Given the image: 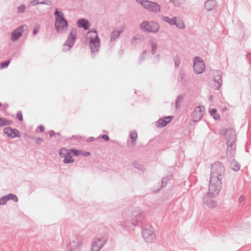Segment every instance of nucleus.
Here are the masks:
<instances>
[{
  "label": "nucleus",
  "instance_id": "26",
  "mask_svg": "<svg viewBox=\"0 0 251 251\" xmlns=\"http://www.w3.org/2000/svg\"><path fill=\"white\" fill-rule=\"evenodd\" d=\"M63 158H64L63 162L65 164L73 163L74 162V159L72 158L71 152L67 154Z\"/></svg>",
  "mask_w": 251,
  "mask_h": 251
},
{
  "label": "nucleus",
  "instance_id": "40",
  "mask_svg": "<svg viewBox=\"0 0 251 251\" xmlns=\"http://www.w3.org/2000/svg\"><path fill=\"white\" fill-rule=\"evenodd\" d=\"M41 4V2L40 0H32L30 2V6H35L37 4Z\"/></svg>",
  "mask_w": 251,
  "mask_h": 251
},
{
  "label": "nucleus",
  "instance_id": "23",
  "mask_svg": "<svg viewBox=\"0 0 251 251\" xmlns=\"http://www.w3.org/2000/svg\"><path fill=\"white\" fill-rule=\"evenodd\" d=\"M226 156L227 157L229 158V161L230 160L231 161L230 163L231 169L235 172L239 171L240 169V165L238 162L234 160V156L231 158H230L229 156Z\"/></svg>",
  "mask_w": 251,
  "mask_h": 251
},
{
  "label": "nucleus",
  "instance_id": "53",
  "mask_svg": "<svg viewBox=\"0 0 251 251\" xmlns=\"http://www.w3.org/2000/svg\"><path fill=\"white\" fill-rule=\"evenodd\" d=\"M245 200V199L243 196H240L239 198V201L240 202H242V201H244Z\"/></svg>",
  "mask_w": 251,
  "mask_h": 251
},
{
  "label": "nucleus",
  "instance_id": "25",
  "mask_svg": "<svg viewBox=\"0 0 251 251\" xmlns=\"http://www.w3.org/2000/svg\"><path fill=\"white\" fill-rule=\"evenodd\" d=\"M13 124L12 120L5 118H0V127L5 126H10Z\"/></svg>",
  "mask_w": 251,
  "mask_h": 251
},
{
  "label": "nucleus",
  "instance_id": "27",
  "mask_svg": "<svg viewBox=\"0 0 251 251\" xmlns=\"http://www.w3.org/2000/svg\"><path fill=\"white\" fill-rule=\"evenodd\" d=\"M184 99L183 95H179L177 97L175 103V106L176 109H178L181 106V103Z\"/></svg>",
  "mask_w": 251,
  "mask_h": 251
},
{
  "label": "nucleus",
  "instance_id": "7",
  "mask_svg": "<svg viewBox=\"0 0 251 251\" xmlns=\"http://www.w3.org/2000/svg\"><path fill=\"white\" fill-rule=\"evenodd\" d=\"M140 27L147 33H156L160 29L159 25L153 21H144L140 24Z\"/></svg>",
  "mask_w": 251,
  "mask_h": 251
},
{
  "label": "nucleus",
  "instance_id": "56",
  "mask_svg": "<svg viewBox=\"0 0 251 251\" xmlns=\"http://www.w3.org/2000/svg\"><path fill=\"white\" fill-rule=\"evenodd\" d=\"M85 154L86 155H90V153L89 152H86Z\"/></svg>",
  "mask_w": 251,
  "mask_h": 251
},
{
  "label": "nucleus",
  "instance_id": "36",
  "mask_svg": "<svg viewBox=\"0 0 251 251\" xmlns=\"http://www.w3.org/2000/svg\"><path fill=\"white\" fill-rule=\"evenodd\" d=\"M26 6L24 4H21L18 7V12L19 13H22L25 11Z\"/></svg>",
  "mask_w": 251,
  "mask_h": 251
},
{
  "label": "nucleus",
  "instance_id": "55",
  "mask_svg": "<svg viewBox=\"0 0 251 251\" xmlns=\"http://www.w3.org/2000/svg\"><path fill=\"white\" fill-rule=\"evenodd\" d=\"M213 99V96H210V97H209V100H212Z\"/></svg>",
  "mask_w": 251,
  "mask_h": 251
},
{
  "label": "nucleus",
  "instance_id": "14",
  "mask_svg": "<svg viewBox=\"0 0 251 251\" xmlns=\"http://www.w3.org/2000/svg\"><path fill=\"white\" fill-rule=\"evenodd\" d=\"M89 45L92 52L95 53L99 50L100 47V38L98 34L90 38Z\"/></svg>",
  "mask_w": 251,
  "mask_h": 251
},
{
  "label": "nucleus",
  "instance_id": "59",
  "mask_svg": "<svg viewBox=\"0 0 251 251\" xmlns=\"http://www.w3.org/2000/svg\"><path fill=\"white\" fill-rule=\"evenodd\" d=\"M56 134H57V135H59V136H60V133H56Z\"/></svg>",
  "mask_w": 251,
  "mask_h": 251
},
{
  "label": "nucleus",
  "instance_id": "1",
  "mask_svg": "<svg viewBox=\"0 0 251 251\" xmlns=\"http://www.w3.org/2000/svg\"><path fill=\"white\" fill-rule=\"evenodd\" d=\"M219 133L221 135L226 136V144L227 145L226 154L230 158H232L236 151V135L235 132L232 128H222Z\"/></svg>",
  "mask_w": 251,
  "mask_h": 251
},
{
  "label": "nucleus",
  "instance_id": "35",
  "mask_svg": "<svg viewBox=\"0 0 251 251\" xmlns=\"http://www.w3.org/2000/svg\"><path fill=\"white\" fill-rule=\"evenodd\" d=\"M174 61L175 62V68H177L180 63V59L178 56L176 55L174 57Z\"/></svg>",
  "mask_w": 251,
  "mask_h": 251
},
{
  "label": "nucleus",
  "instance_id": "18",
  "mask_svg": "<svg viewBox=\"0 0 251 251\" xmlns=\"http://www.w3.org/2000/svg\"><path fill=\"white\" fill-rule=\"evenodd\" d=\"M24 30V25H21L14 29L11 32V40L13 41L18 40L23 35Z\"/></svg>",
  "mask_w": 251,
  "mask_h": 251
},
{
  "label": "nucleus",
  "instance_id": "31",
  "mask_svg": "<svg viewBox=\"0 0 251 251\" xmlns=\"http://www.w3.org/2000/svg\"><path fill=\"white\" fill-rule=\"evenodd\" d=\"M137 40H142V37L140 35H136L132 38L131 40V44L134 46L136 45L137 44Z\"/></svg>",
  "mask_w": 251,
  "mask_h": 251
},
{
  "label": "nucleus",
  "instance_id": "39",
  "mask_svg": "<svg viewBox=\"0 0 251 251\" xmlns=\"http://www.w3.org/2000/svg\"><path fill=\"white\" fill-rule=\"evenodd\" d=\"M16 117L20 121H23V117L22 112L21 111H18L17 112L16 114Z\"/></svg>",
  "mask_w": 251,
  "mask_h": 251
},
{
  "label": "nucleus",
  "instance_id": "43",
  "mask_svg": "<svg viewBox=\"0 0 251 251\" xmlns=\"http://www.w3.org/2000/svg\"><path fill=\"white\" fill-rule=\"evenodd\" d=\"M41 4H47V5H51L52 4V1L51 0H42V1H41Z\"/></svg>",
  "mask_w": 251,
  "mask_h": 251
},
{
  "label": "nucleus",
  "instance_id": "21",
  "mask_svg": "<svg viewBox=\"0 0 251 251\" xmlns=\"http://www.w3.org/2000/svg\"><path fill=\"white\" fill-rule=\"evenodd\" d=\"M77 25L78 27L82 28L84 30L88 29L90 26L89 22L84 19H80L78 20L77 22Z\"/></svg>",
  "mask_w": 251,
  "mask_h": 251
},
{
  "label": "nucleus",
  "instance_id": "28",
  "mask_svg": "<svg viewBox=\"0 0 251 251\" xmlns=\"http://www.w3.org/2000/svg\"><path fill=\"white\" fill-rule=\"evenodd\" d=\"M149 43L151 44V53L152 54H155L157 49V44L156 42L154 41L153 40H150Z\"/></svg>",
  "mask_w": 251,
  "mask_h": 251
},
{
  "label": "nucleus",
  "instance_id": "57",
  "mask_svg": "<svg viewBox=\"0 0 251 251\" xmlns=\"http://www.w3.org/2000/svg\"><path fill=\"white\" fill-rule=\"evenodd\" d=\"M123 223H124V221L123 222V223H122V227H123L124 229H126V230H128V228H128V227H126V228H124V227L122 225H123Z\"/></svg>",
  "mask_w": 251,
  "mask_h": 251
},
{
  "label": "nucleus",
  "instance_id": "50",
  "mask_svg": "<svg viewBox=\"0 0 251 251\" xmlns=\"http://www.w3.org/2000/svg\"><path fill=\"white\" fill-rule=\"evenodd\" d=\"M49 133L50 137H53L56 134L53 130H50Z\"/></svg>",
  "mask_w": 251,
  "mask_h": 251
},
{
  "label": "nucleus",
  "instance_id": "54",
  "mask_svg": "<svg viewBox=\"0 0 251 251\" xmlns=\"http://www.w3.org/2000/svg\"><path fill=\"white\" fill-rule=\"evenodd\" d=\"M95 140V138L93 137H89L88 140H87V141L88 142H90V141H94Z\"/></svg>",
  "mask_w": 251,
  "mask_h": 251
},
{
  "label": "nucleus",
  "instance_id": "24",
  "mask_svg": "<svg viewBox=\"0 0 251 251\" xmlns=\"http://www.w3.org/2000/svg\"><path fill=\"white\" fill-rule=\"evenodd\" d=\"M122 32V30L113 31L110 34V41L112 42L118 39Z\"/></svg>",
  "mask_w": 251,
  "mask_h": 251
},
{
  "label": "nucleus",
  "instance_id": "41",
  "mask_svg": "<svg viewBox=\"0 0 251 251\" xmlns=\"http://www.w3.org/2000/svg\"><path fill=\"white\" fill-rule=\"evenodd\" d=\"M133 165H134V167L137 168L138 170H141L143 171L144 170V168L143 166V165L137 163H133Z\"/></svg>",
  "mask_w": 251,
  "mask_h": 251
},
{
  "label": "nucleus",
  "instance_id": "52",
  "mask_svg": "<svg viewBox=\"0 0 251 251\" xmlns=\"http://www.w3.org/2000/svg\"><path fill=\"white\" fill-rule=\"evenodd\" d=\"M38 128L41 132H43L45 130V127L43 125H40Z\"/></svg>",
  "mask_w": 251,
  "mask_h": 251
},
{
  "label": "nucleus",
  "instance_id": "8",
  "mask_svg": "<svg viewBox=\"0 0 251 251\" xmlns=\"http://www.w3.org/2000/svg\"><path fill=\"white\" fill-rule=\"evenodd\" d=\"M107 241L106 235H97L92 242L91 251H99L106 244Z\"/></svg>",
  "mask_w": 251,
  "mask_h": 251
},
{
  "label": "nucleus",
  "instance_id": "33",
  "mask_svg": "<svg viewBox=\"0 0 251 251\" xmlns=\"http://www.w3.org/2000/svg\"><path fill=\"white\" fill-rule=\"evenodd\" d=\"M70 152V150H67L65 148H61L59 151L60 156L61 157H64L67 154Z\"/></svg>",
  "mask_w": 251,
  "mask_h": 251
},
{
  "label": "nucleus",
  "instance_id": "51",
  "mask_svg": "<svg viewBox=\"0 0 251 251\" xmlns=\"http://www.w3.org/2000/svg\"><path fill=\"white\" fill-rule=\"evenodd\" d=\"M4 196H5V198L6 200L7 201L8 200H10V198H11V197H12L11 194H9L7 195H5Z\"/></svg>",
  "mask_w": 251,
  "mask_h": 251
},
{
  "label": "nucleus",
  "instance_id": "17",
  "mask_svg": "<svg viewBox=\"0 0 251 251\" xmlns=\"http://www.w3.org/2000/svg\"><path fill=\"white\" fill-rule=\"evenodd\" d=\"M213 196L211 195L206 194L203 197V202L209 208H213L217 206V202L216 201L212 199Z\"/></svg>",
  "mask_w": 251,
  "mask_h": 251
},
{
  "label": "nucleus",
  "instance_id": "60",
  "mask_svg": "<svg viewBox=\"0 0 251 251\" xmlns=\"http://www.w3.org/2000/svg\"><path fill=\"white\" fill-rule=\"evenodd\" d=\"M5 107H6V108L8 107V105H7V104H6V106H5Z\"/></svg>",
  "mask_w": 251,
  "mask_h": 251
},
{
  "label": "nucleus",
  "instance_id": "30",
  "mask_svg": "<svg viewBox=\"0 0 251 251\" xmlns=\"http://www.w3.org/2000/svg\"><path fill=\"white\" fill-rule=\"evenodd\" d=\"M210 115L213 116V118L215 120H219L220 117L219 114L217 113V110L216 109H212L210 110Z\"/></svg>",
  "mask_w": 251,
  "mask_h": 251
},
{
  "label": "nucleus",
  "instance_id": "42",
  "mask_svg": "<svg viewBox=\"0 0 251 251\" xmlns=\"http://www.w3.org/2000/svg\"><path fill=\"white\" fill-rule=\"evenodd\" d=\"M170 179L169 178L164 177L162 180V185L161 187L165 186L167 183V181Z\"/></svg>",
  "mask_w": 251,
  "mask_h": 251
},
{
  "label": "nucleus",
  "instance_id": "34",
  "mask_svg": "<svg viewBox=\"0 0 251 251\" xmlns=\"http://www.w3.org/2000/svg\"><path fill=\"white\" fill-rule=\"evenodd\" d=\"M176 6H179L183 3L185 0H171Z\"/></svg>",
  "mask_w": 251,
  "mask_h": 251
},
{
  "label": "nucleus",
  "instance_id": "4",
  "mask_svg": "<svg viewBox=\"0 0 251 251\" xmlns=\"http://www.w3.org/2000/svg\"><path fill=\"white\" fill-rule=\"evenodd\" d=\"M225 168L220 162H216L211 167L210 178L219 179L221 180L225 177Z\"/></svg>",
  "mask_w": 251,
  "mask_h": 251
},
{
  "label": "nucleus",
  "instance_id": "62",
  "mask_svg": "<svg viewBox=\"0 0 251 251\" xmlns=\"http://www.w3.org/2000/svg\"><path fill=\"white\" fill-rule=\"evenodd\" d=\"M1 103L0 102V107L1 106Z\"/></svg>",
  "mask_w": 251,
  "mask_h": 251
},
{
  "label": "nucleus",
  "instance_id": "45",
  "mask_svg": "<svg viewBox=\"0 0 251 251\" xmlns=\"http://www.w3.org/2000/svg\"><path fill=\"white\" fill-rule=\"evenodd\" d=\"M11 196L12 197H11L10 200H13L14 202H17L18 201V198L16 195L11 194Z\"/></svg>",
  "mask_w": 251,
  "mask_h": 251
},
{
  "label": "nucleus",
  "instance_id": "38",
  "mask_svg": "<svg viewBox=\"0 0 251 251\" xmlns=\"http://www.w3.org/2000/svg\"><path fill=\"white\" fill-rule=\"evenodd\" d=\"M146 53H147L146 50H144L142 52V53L140 55V60L139 61L140 63H141L142 62V61H143L145 60V58Z\"/></svg>",
  "mask_w": 251,
  "mask_h": 251
},
{
  "label": "nucleus",
  "instance_id": "47",
  "mask_svg": "<svg viewBox=\"0 0 251 251\" xmlns=\"http://www.w3.org/2000/svg\"><path fill=\"white\" fill-rule=\"evenodd\" d=\"M90 33H94L96 35L98 34L97 30L95 28H92L91 30L88 32L87 35H89Z\"/></svg>",
  "mask_w": 251,
  "mask_h": 251
},
{
  "label": "nucleus",
  "instance_id": "20",
  "mask_svg": "<svg viewBox=\"0 0 251 251\" xmlns=\"http://www.w3.org/2000/svg\"><path fill=\"white\" fill-rule=\"evenodd\" d=\"M173 118V116H169L160 118L156 122V126L158 127H163L169 124Z\"/></svg>",
  "mask_w": 251,
  "mask_h": 251
},
{
  "label": "nucleus",
  "instance_id": "10",
  "mask_svg": "<svg viewBox=\"0 0 251 251\" xmlns=\"http://www.w3.org/2000/svg\"><path fill=\"white\" fill-rule=\"evenodd\" d=\"M83 240L81 237H76L71 242L67 244L66 251H80L82 246Z\"/></svg>",
  "mask_w": 251,
  "mask_h": 251
},
{
  "label": "nucleus",
  "instance_id": "29",
  "mask_svg": "<svg viewBox=\"0 0 251 251\" xmlns=\"http://www.w3.org/2000/svg\"><path fill=\"white\" fill-rule=\"evenodd\" d=\"M130 137L133 145L135 144V141L137 138V133L136 131H132L130 133Z\"/></svg>",
  "mask_w": 251,
  "mask_h": 251
},
{
  "label": "nucleus",
  "instance_id": "3",
  "mask_svg": "<svg viewBox=\"0 0 251 251\" xmlns=\"http://www.w3.org/2000/svg\"><path fill=\"white\" fill-rule=\"evenodd\" d=\"M55 21L54 23V28L58 34L65 33L68 27V23L64 17L63 13L61 11H58V9H55L54 12Z\"/></svg>",
  "mask_w": 251,
  "mask_h": 251
},
{
  "label": "nucleus",
  "instance_id": "6",
  "mask_svg": "<svg viewBox=\"0 0 251 251\" xmlns=\"http://www.w3.org/2000/svg\"><path fill=\"white\" fill-rule=\"evenodd\" d=\"M222 180L210 178L208 193L211 195V196H217L222 189Z\"/></svg>",
  "mask_w": 251,
  "mask_h": 251
},
{
  "label": "nucleus",
  "instance_id": "49",
  "mask_svg": "<svg viewBox=\"0 0 251 251\" xmlns=\"http://www.w3.org/2000/svg\"><path fill=\"white\" fill-rule=\"evenodd\" d=\"M38 31H39V27H36V26L34 27V29L33 30V34L34 35H36V34H37Z\"/></svg>",
  "mask_w": 251,
  "mask_h": 251
},
{
  "label": "nucleus",
  "instance_id": "19",
  "mask_svg": "<svg viewBox=\"0 0 251 251\" xmlns=\"http://www.w3.org/2000/svg\"><path fill=\"white\" fill-rule=\"evenodd\" d=\"M221 74V72L219 71H216L214 73L213 81L214 82V88L216 90L219 89L222 84V78Z\"/></svg>",
  "mask_w": 251,
  "mask_h": 251
},
{
  "label": "nucleus",
  "instance_id": "16",
  "mask_svg": "<svg viewBox=\"0 0 251 251\" xmlns=\"http://www.w3.org/2000/svg\"><path fill=\"white\" fill-rule=\"evenodd\" d=\"M3 133L8 137L12 139L16 137H20L21 135L19 131L16 128H12L10 126H7L3 129Z\"/></svg>",
  "mask_w": 251,
  "mask_h": 251
},
{
  "label": "nucleus",
  "instance_id": "22",
  "mask_svg": "<svg viewBox=\"0 0 251 251\" xmlns=\"http://www.w3.org/2000/svg\"><path fill=\"white\" fill-rule=\"evenodd\" d=\"M217 2L215 0H207L205 2L204 7L207 11H211L214 9L216 6Z\"/></svg>",
  "mask_w": 251,
  "mask_h": 251
},
{
  "label": "nucleus",
  "instance_id": "58",
  "mask_svg": "<svg viewBox=\"0 0 251 251\" xmlns=\"http://www.w3.org/2000/svg\"><path fill=\"white\" fill-rule=\"evenodd\" d=\"M156 57H157V58H159V55H157Z\"/></svg>",
  "mask_w": 251,
  "mask_h": 251
},
{
  "label": "nucleus",
  "instance_id": "12",
  "mask_svg": "<svg viewBox=\"0 0 251 251\" xmlns=\"http://www.w3.org/2000/svg\"><path fill=\"white\" fill-rule=\"evenodd\" d=\"M193 69L196 74H201L205 71V64L201 57L196 56L193 59Z\"/></svg>",
  "mask_w": 251,
  "mask_h": 251
},
{
  "label": "nucleus",
  "instance_id": "11",
  "mask_svg": "<svg viewBox=\"0 0 251 251\" xmlns=\"http://www.w3.org/2000/svg\"><path fill=\"white\" fill-rule=\"evenodd\" d=\"M142 236L146 242L148 243L153 242L155 240L156 236L153 227L150 226L143 227Z\"/></svg>",
  "mask_w": 251,
  "mask_h": 251
},
{
  "label": "nucleus",
  "instance_id": "46",
  "mask_svg": "<svg viewBox=\"0 0 251 251\" xmlns=\"http://www.w3.org/2000/svg\"><path fill=\"white\" fill-rule=\"evenodd\" d=\"M43 142V139L41 137L37 138L35 140V142L37 144H41Z\"/></svg>",
  "mask_w": 251,
  "mask_h": 251
},
{
  "label": "nucleus",
  "instance_id": "48",
  "mask_svg": "<svg viewBox=\"0 0 251 251\" xmlns=\"http://www.w3.org/2000/svg\"><path fill=\"white\" fill-rule=\"evenodd\" d=\"M101 138L106 141L109 140V136L106 134H103L101 135Z\"/></svg>",
  "mask_w": 251,
  "mask_h": 251
},
{
  "label": "nucleus",
  "instance_id": "9",
  "mask_svg": "<svg viewBox=\"0 0 251 251\" xmlns=\"http://www.w3.org/2000/svg\"><path fill=\"white\" fill-rule=\"evenodd\" d=\"M162 20L171 26L176 25L178 28L183 29L185 28L184 22L179 17H173L172 18H170L167 16H163Z\"/></svg>",
  "mask_w": 251,
  "mask_h": 251
},
{
  "label": "nucleus",
  "instance_id": "61",
  "mask_svg": "<svg viewBox=\"0 0 251 251\" xmlns=\"http://www.w3.org/2000/svg\"><path fill=\"white\" fill-rule=\"evenodd\" d=\"M5 107H6V108L8 107V105H7V104H6V106H5Z\"/></svg>",
  "mask_w": 251,
  "mask_h": 251
},
{
  "label": "nucleus",
  "instance_id": "32",
  "mask_svg": "<svg viewBox=\"0 0 251 251\" xmlns=\"http://www.w3.org/2000/svg\"><path fill=\"white\" fill-rule=\"evenodd\" d=\"M11 60H7L4 62H1L0 63V70L7 68L10 64Z\"/></svg>",
  "mask_w": 251,
  "mask_h": 251
},
{
  "label": "nucleus",
  "instance_id": "13",
  "mask_svg": "<svg viewBox=\"0 0 251 251\" xmlns=\"http://www.w3.org/2000/svg\"><path fill=\"white\" fill-rule=\"evenodd\" d=\"M77 31L76 28H74L71 31L68 37L63 44V47L65 48L67 47L66 49L67 50H69L74 46L75 42V40L76 38Z\"/></svg>",
  "mask_w": 251,
  "mask_h": 251
},
{
  "label": "nucleus",
  "instance_id": "2",
  "mask_svg": "<svg viewBox=\"0 0 251 251\" xmlns=\"http://www.w3.org/2000/svg\"><path fill=\"white\" fill-rule=\"evenodd\" d=\"M144 219V215L142 209L139 207H134L129 217L126 215H123L124 223L122 226L124 228L135 226L139 223L142 222Z\"/></svg>",
  "mask_w": 251,
  "mask_h": 251
},
{
  "label": "nucleus",
  "instance_id": "5",
  "mask_svg": "<svg viewBox=\"0 0 251 251\" xmlns=\"http://www.w3.org/2000/svg\"><path fill=\"white\" fill-rule=\"evenodd\" d=\"M136 1L150 12L158 13L161 11L160 5L156 2L149 0H136Z\"/></svg>",
  "mask_w": 251,
  "mask_h": 251
},
{
  "label": "nucleus",
  "instance_id": "37",
  "mask_svg": "<svg viewBox=\"0 0 251 251\" xmlns=\"http://www.w3.org/2000/svg\"><path fill=\"white\" fill-rule=\"evenodd\" d=\"M70 152L71 153H73L74 155L78 156L81 154V151L72 149L70 150Z\"/></svg>",
  "mask_w": 251,
  "mask_h": 251
},
{
  "label": "nucleus",
  "instance_id": "15",
  "mask_svg": "<svg viewBox=\"0 0 251 251\" xmlns=\"http://www.w3.org/2000/svg\"><path fill=\"white\" fill-rule=\"evenodd\" d=\"M205 108L203 106H197L192 114V118L194 123L199 122L204 113Z\"/></svg>",
  "mask_w": 251,
  "mask_h": 251
},
{
  "label": "nucleus",
  "instance_id": "44",
  "mask_svg": "<svg viewBox=\"0 0 251 251\" xmlns=\"http://www.w3.org/2000/svg\"><path fill=\"white\" fill-rule=\"evenodd\" d=\"M6 202L7 201L4 196L0 198V205H3L5 204Z\"/></svg>",
  "mask_w": 251,
  "mask_h": 251
}]
</instances>
